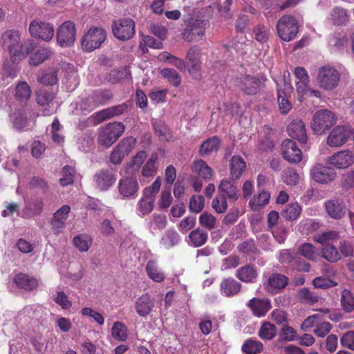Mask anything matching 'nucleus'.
Returning a JSON list of instances; mask_svg holds the SVG:
<instances>
[{"instance_id": "obj_32", "label": "nucleus", "mask_w": 354, "mask_h": 354, "mask_svg": "<svg viewBox=\"0 0 354 354\" xmlns=\"http://www.w3.org/2000/svg\"><path fill=\"white\" fill-rule=\"evenodd\" d=\"M200 49L198 46L191 47L186 56L188 61L189 71L191 73L198 72L201 68V63L199 60Z\"/></svg>"}, {"instance_id": "obj_60", "label": "nucleus", "mask_w": 354, "mask_h": 354, "mask_svg": "<svg viewBox=\"0 0 354 354\" xmlns=\"http://www.w3.org/2000/svg\"><path fill=\"white\" fill-rule=\"evenodd\" d=\"M297 295L302 302L308 304L316 303L319 300V297L306 288L301 289Z\"/></svg>"}, {"instance_id": "obj_49", "label": "nucleus", "mask_w": 354, "mask_h": 354, "mask_svg": "<svg viewBox=\"0 0 354 354\" xmlns=\"http://www.w3.org/2000/svg\"><path fill=\"white\" fill-rule=\"evenodd\" d=\"M341 305L346 313H351L354 309V297L351 291L344 289L341 295Z\"/></svg>"}, {"instance_id": "obj_15", "label": "nucleus", "mask_w": 354, "mask_h": 354, "mask_svg": "<svg viewBox=\"0 0 354 354\" xmlns=\"http://www.w3.org/2000/svg\"><path fill=\"white\" fill-rule=\"evenodd\" d=\"M204 32L203 22L199 20L192 19L183 31L182 36L187 41H197L203 38Z\"/></svg>"}, {"instance_id": "obj_13", "label": "nucleus", "mask_w": 354, "mask_h": 354, "mask_svg": "<svg viewBox=\"0 0 354 354\" xmlns=\"http://www.w3.org/2000/svg\"><path fill=\"white\" fill-rule=\"evenodd\" d=\"M139 188L138 179L133 176L122 178L118 185V192L123 198H135Z\"/></svg>"}, {"instance_id": "obj_9", "label": "nucleus", "mask_w": 354, "mask_h": 354, "mask_svg": "<svg viewBox=\"0 0 354 354\" xmlns=\"http://www.w3.org/2000/svg\"><path fill=\"white\" fill-rule=\"evenodd\" d=\"M29 32L33 37L50 41L54 35V27L49 23L33 20L29 25Z\"/></svg>"}, {"instance_id": "obj_3", "label": "nucleus", "mask_w": 354, "mask_h": 354, "mask_svg": "<svg viewBox=\"0 0 354 354\" xmlns=\"http://www.w3.org/2000/svg\"><path fill=\"white\" fill-rule=\"evenodd\" d=\"M336 122L334 114L328 109L317 111L313 117L311 129L316 134H323Z\"/></svg>"}, {"instance_id": "obj_53", "label": "nucleus", "mask_w": 354, "mask_h": 354, "mask_svg": "<svg viewBox=\"0 0 354 354\" xmlns=\"http://www.w3.org/2000/svg\"><path fill=\"white\" fill-rule=\"evenodd\" d=\"M270 195L269 192L261 191L259 193L258 196H254L249 203L250 206L252 209H256L257 207L263 206L268 203Z\"/></svg>"}, {"instance_id": "obj_27", "label": "nucleus", "mask_w": 354, "mask_h": 354, "mask_svg": "<svg viewBox=\"0 0 354 354\" xmlns=\"http://www.w3.org/2000/svg\"><path fill=\"white\" fill-rule=\"evenodd\" d=\"M235 276L245 283H255L259 276L257 269L251 265H245L236 270Z\"/></svg>"}, {"instance_id": "obj_50", "label": "nucleus", "mask_w": 354, "mask_h": 354, "mask_svg": "<svg viewBox=\"0 0 354 354\" xmlns=\"http://www.w3.org/2000/svg\"><path fill=\"white\" fill-rule=\"evenodd\" d=\"M180 236L174 230H168L161 239V243L167 249L174 246L178 243Z\"/></svg>"}, {"instance_id": "obj_10", "label": "nucleus", "mask_w": 354, "mask_h": 354, "mask_svg": "<svg viewBox=\"0 0 354 354\" xmlns=\"http://www.w3.org/2000/svg\"><path fill=\"white\" fill-rule=\"evenodd\" d=\"M311 178L320 184H327L333 181L336 176L335 171L328 166L319 163L315 164L310 171Z\"/></svg>"}, {"instance_id": "obj_18", "label": "nucleus", "mask_w": 354, "mask_h": 354, "mask_svg": "<svg viewBox=\"0 0 354 354\" xmlns=\"http://www.w3.org/2000/svg\"><path fill=\"white\" fill-rule=\"evenodd\" d=\"M154 306V299L149 293L142 295L135 301V310L138 315L142 317H147L151 313Z\"/></svg>"}, {"instance_id": "obj_23", "label": "nucleus", "mask_w": 354, "mask_h": 354, "mask_svg": "<svg viewBox=\"0 0 354 354\" xmlns=\"http://www.w3.org/2000/svg\"><path fill=\"white\" fill-rule=\"evenodd\" d=\"M70 212V206L64 205L53 214L50 220V225L53 230L57 232H60L63 230Z\"/></svg>"}, {"instance_id": "obj_24", "label": "nucleus", "mask_w": 354, "mask_h": 354, "mask_svg": "<svg viewBox=\"0 0 354 354\" xmlns=\"http://www.w3.org/2000/svg\"><path fill=\"white\" fill-rule=\"evenodd\" d=\"M283 88L278 86L277 98L279 109L283 114H286L292 109V104L288 100V96L292 91V86L290 83L283 80Z\"/></svg>"}, {"instance_id": "obj_64", "label": "nucleus", "mask_w": 354, "mask_h": 354, "mask_svg": "<svg viewBox=\"0 0 354 354\" xmlns=\"http://www.w3.org/2000/svg\"><path fill=\"white\" fill-rule=\"evenodd\" d=\"M205 198L201 195L193 196L189 201V209L194 213H199L204 207Z\"/></svg>"}, {"instance_id": "obj_35", "label": "nucleus", "mask_w": 354, "mask_h": 354, "mask_svg": "<svg viewBox=\"0 0 354 354\" xmlns=\"http://www.w3.org/2000/svg\"><path fill=\"white\" fill-rule=\"evenodd\" d=\"M146 272L149 278L155 282H162L165 278L164 272L158 266L157 263L152 260L147 262Z\"/></svg>"}, {"instance_id": "obj_2", "label": "nucleus", "mask_w": 354, "mask_h": 354, "mask_svg": "<svg viewBox=\"0 0 354 354\" xmlns=\"http://www.w3.org/2000/svg\"><path fill=\"white\" fill-rule=\"evenodd\" d=\"M124 125L120 122H110L99 130L98 143L108 148L115 143L123 134Z\"/></svg>"}, {"instance_id": "obj_41", "label": "nucleus", "mask_w": 354, "mask_h": 354, "mask_svg": "<svg viewBox=\"0 0 354 354\" xmlns=\"http://www.w3.org/2000/svg\"><path fill=\"white\" fill-rule=\"evenodd\" d=\"M49 48H40L29 58V64L32 66H38L52 56Z\"/></svg>"}, {"instance_id": "obj_12", "label": "nucleus", "mask_w": 354, "mask_h": 354, "mask_svg": "<svg viewBox=\"0 0 354 354\" xmlns=\"http://www.w3.org/2000/svg\"><path fill=\"white\" fill-rule=\"evenodd\" d=\"M326 162L337 169H346L354 162V154L351 150H342L328 157Z\"/></svg>"}, {"instance_id": "obj_46", "label": "nucleus", "mask_w": 354, "mask_h": 354, "mask_svg": "<svg viewBox=\"0 0 354 354\" xmlns=\"http://www.w3.org/2000/svg\"><path fill=\"white\" fill-rule=\"evenodd\" d=\"M277 332L276 326L269 322H264L259 330V336L263 340H271L275 335Z\"/></svg>"}, {"instance_id": "obj_21", "label": "nucleus", "mask_w": 354, "mask_h": 354, "mask_svg": "<svg viewBox=\"0 0 354 354\" xmlns=\"http://www.w3.org/2000/svg\"><path fill=\"white\" fill-rule=\"evenodd\" d=\"M288 278L279 273L270 274L264 283L266 289L271 293H277L288 283Z\"/></svg>"}, {"instance_id": "obj_31", "label": "nucleus", "mask_w": 354, "mask_h": 354, "mask_svg": "<svg viewBox=\"0 0 354 354\" xmlns=\"http://www.w3.org/2000/svg\"><path fill=\"white\" fill-rule=\"evenodd\" d=\"M218 192L225 197H227L231 201L238 200L239 194L237 187L228 180H223L218 185Z\"/></svg>"}, {"instance_id": "obj_7", "label": "nucleus", "mask_w": 354, "mask_h": 354, "mask_svg": "<svg viewBox=\"0 0 354 354\" xmlns=\"http://www.w3.org/2000/svg\"><path fill=\"white\" fill-rule=\"evenodd\" d=\"M76 28L71 21L62 23L57 30V41L62 47H69L75 41Z\"/></svg>"}, {"instance_id": "obj_39", "label": "nucleus", "mask_w": 354, "mask_h": 354, "mask_svg": "<svg viewBox=\"0 0 354 354\" xmlns=\"http://www.w3.org/2000/svg\"><path fill=\"white\" fill-rule=\"evenodd\" d=\"M189 239L194 247H200L207 242L208 234L207 232L197 228L189 233Z\"/></svg>"}, {"instance_id": "obj_8", "label": "nucleus", "mask_w": 354, "mask_h": 354, "mask_svg": "<svg viewBox=\"0 0 354 354\" xmlns=\"http://www.w3.org/2000/svg\"><path fill=\"white\" fill-rule=\"evenodd\" d=\"M112 32L118 39L128 40L135 34V23L131 19H118L113 23Z\"/></svg>"}, {"instance_id": "obj_51", "label": "nucleus", "mask_w": 354, "mask_h": 354, "mask_svg": "<svg viewBox=\"0 0 354 354\" xmlns=\"http://www.w3.org/2000/svg\"><path fill=\"white\" fill-rule=\"evenodd\" d=\"M283 182L287 185H295L299 180V174L292 168H287L281 173Z\"/></svg>"}, {"instance_id": "obj_57", "label": "nucleus", "mask_w": 354, "mask_h": 354, "mask_svg": "<svg viewBox=\"0 0 354 354\" xmlns=\"http://www.w3.org/2000/svg\"><path fill=\"white\" fill-rule=\"evenodd\" d=\"M113 337L120 341H125L127 338V327L122 323L116 322L112 327Z\"/></svg>"}, {"instance_id": "obj_25", "label": "nucleus", "mask_w": 354, "mask_h": 354, "mask_svg": "<svg viewBox=\"0 0 354 354\" xmlns=\"http://www.w3.org/2000/svg\"><path fill=\"white\" fill-rule=\"evenodd\" d=\"M288 135L302 144L307 142V134L305 124L301 120H293L288 127Z\"/></svg>"}, {"instance_id": "obj_54", "label": "nucleus", "mask_w": 354, "mask_h": 354, "mask_svg": "<svg viewBox=\"0 0 354 354\" xmlns=\"http://www.w3.org/2000/svg\"><path fill=\"white\" fill-rule=\"evenodd\" d=\"M301 211V208L299 203H294L287 205L283 212V216L286 219L295 220L298 218Z\"/></svg>"}, {"instance_id": "obj_56", "label": "nucleus", "mask_w": 354, "mask_h": 354, "mask_svg": "<svg viewBox=\"0 0 354 354\" xmlns=\"http://www.w3.org/2000/svg\"><path fill=\"white\" fill-rule=\"evenodd\" d=\"M161 74L174 86H178L181 83V77L174 69L163 68Z\"/></svg>"}, {"instance_id": "obj_29", "label": "nucleus", "mask_w": 354, "mask_h": 354, "mask_svg": "<svg viewBox=\"0 0 354 354\" xmlns=\"http://www.w3.org/2000/svg\"><path fill=\"white\" fill-rule=\"evenodd\" d=\"M241 288V284L234 278L224 279L220 284V290L225 297H232L238 294Z\"/></svg>"}, {"instance_id": "obj_37", "label": "nucleus", "mask_w": 354, "mask_h": 354, "mask_svg": "<svg viewBox=\"0 0 354 354\" xmlns=\"http://www.w3.org/2000/svg\"><path fill=\"white\" fill-rule=\"evenodd\" d=\"M220 147V140L218 137L214 136L204 141L201 145L199 153L201 156L217 151Z\"/></svg>"}, {"instance_id": "obj_43", "label": "nucleus", "mask_w": 354, "mask_h": 354, "mask_svg": "<svg viewBox=\"0 0 354 354\" xmlns=\"http://www.w3.org/2000/svg\"><path fill=\"white\" fill-rule=\"evenodd\" d=\"M339 239V232L334 230H330L316 234L313 237L314 241L322 245H330V242Z\"/></svg>"}, {"instance_id": "obj_19", "label": "nucleus", "mask_w": 354, "mask_h": 354, "mask_svg": "<svg viewBox=\"0 0 354 354\" xmlns=\"http://www.w3.org/2000/svg\"><path fill=\"white\" fill-rule=\"evenodd\" d=\"M236 84L245 94L254 95L258 92L261 81L256 77L246 75L237 78Z\"/></svg>"}, {"instance_id": "obj_61", "label": "nucleus", "mask_w": 354, "mask_h": 354, "mask_svg": "<svg viewBox=\"0 0 354 354\" xmlns=\"http://www.w3.org/2000/svg\"><path fill=\"white\" fill-rule=\"evenodd\" d=\"M199 223L205 228L212 230L216 227V218L213 215L204 212L199 216Z\"/></svg>"}, {"instance_id": "obj_5", "label": "nucleus", "mask_w": 354, "mask_h": 354, "mask_svg": "<svg viewBox=\"0 0 354 354\" xmlns=\"http://www.w3.org/2000/svg\"><path fill=\"white\" fill-rule=\"evenodd\" d=\"M339 77V72L335 68L324 66L318 71L317 81L320 87L331 90L337 86Z\"/></svg>"}, {"instance_id": "obj_20", "label": "nucleus", "mask_w": 354, "mask_h": 354, "mask_svg": "<svg viewBox=\"0 0 354 354\" xmlns=\"http://www.w3.org/2000/svg\"><path fill=\"white\" fill-rule=\"evenodd\" d=\"M247 306L251 310L252 314L257 317L266 316L271 309L270 300L267 298H252L248 301Z\"/></svg>"}, {"instance_id": "obj_55", "label": "nucleus", "mask_w": 354, "mask_h": 354, "mask_svg": "<svg viewBox=\"0 0 354 354\" xmlns=\"http://www.w3.org/2000/svg\"><path fill=\"white\" fill-rule=\"evenodd\" d=\"M319 227V223L310 218L304 220L299 224V230L304 234H309Z\"/></svg>"}, {"instance_id": "obj_42", "label": "nucleus", "mask_w": 354, "mask_h": 354, "mask_svg": "<svg viewBox=\"0 0 354 354\" xmlns=\"http://www.w3.org/2000/svg\"><path fill=\"white\" fill-rule=\"evenodd\" d=\"M158 160V155L153 153L142 169V176L146 178H152L157 174L158 167L156 162Z\"/></svg>"}, {"instance_id": "obj_34", "label": "nucleus", "mask_w": 354, "mask_h": 354, "mask_svg": "<svg viewBox=\"0 0 354 354\" xmlns=\"http://www.w3.org/2000/svg\"><path fill=\"white\" fill-rule=\"evenodd\" d=\"M192 170L206 180H210L213 175L211 167L203 160H195L193 163Z\"/></svg>"}, {"instance_id": "obj_4", "label": "nucleus", "mask_w": 354, "mask_h": 354, "mask_svg": "<svg viewBox=\"0 0 354 354\" xmlns=\"http://www.w3.org/2000/svg\"><path fill=\"white\" fill-rule=\"evenodd\" d=\"M279 37L285 41L293 40L298 33V25L296 19L290 15H284L277 24Z\"/></svg>"}, {"instance_id": "obj_26", "label": "nucleus", "mask_w": 354, "mask_h": 354, "mask_svg": "<svg viewBox=\"0 0 354 354\" xmlns=\"http://www.w3.org/2000/svg\"><path fill=\"white\" fill-rule=\"evenodd\" d=\"M327 214L334 219L342 218L346 213V207L342 201L338 199H331L325 203Z\"/></svg>"}, {"instance_id": "obj_62", "label": "nucleus", "mask_w": 354, "mask_h": 354, "mask_svg": "<svg viewBox=\"0 0 354 354\" xmlns=\"http://www.w3.org/2000/svg\"><path fill=\"white\" fill-rule=\"evenodd\" d=\"M331 19L336 25H343L348 21V15L343 8H335L331 12Z\"/></svg>"}, {"instance_id": "obj_28", "label": "nucleus", "mask_w": 354, "mask_h": 354, "mask_svg": "<svg viewBox=\"0 0 354 354\" xmlns=\"http://www.w3.org/2000/svg\"><path fill=\"white\" fill-rule=\"evenodd\" d=\"M245 168L246 162L241 156L234 155L231 157L230 160V175L232 180L239 179Z\"/></svg>"}, {"instance_id": "obj_16", "label": "nucleus", "mask_w": 354, "mask_h": 354, "mask_svg": "<svg viewBox=\"0 0 354 354\" xmlns=\"http://www.w3.org/2000/svg\"><path fill=\"white\" fill-rule=\"evenodd\" d=\"M350 130L344 126H337L329 133L326 143L331 147H339L346 143L350 136Z\"/></svg>"}, {"instance_id": "obj_52", "label": "nucleus", "mask_w": 354, "mask_h": 354, "mask_svg": "<svg viewBox=\"0 0 354 354\" xmlns=\"http://www.w3.org/2000/svg\"><path fill=\"white\" fill-rule=\"evenodd\" d=\"M322 257L328 262L335 263L340 259L337 249L333 245H326L322 250Z\"/></svg>"}, {"instance_id": "obj_33", "label": "nucleus", "mask_w": 354, "mask_h": 354, "mask_svg": "<svg viewBox=\"0 0 354 354\" xmlns=\"http://www.w3.org/2000/svg\"><path fill=\"white\" fill-rule=\"evenodd\" d=\"M15 283L19 288L26 290H32L38 286L37 281L26 274H18L13 279Z\"/></svg>"}, {"instance_id": "obj_36", "label": "nucleus", "mask_w": 354, "mask_h": 354, "mask_svg": "<svg viewBox=\"0 0 354 354\" xmlns=\"http://www.w3.org/2000/svg\"><path fill=\"white\" fill-rule=\"evenodd\" d=\"M31 95V89L26 82H19L15 88V98L21 103L26 104Z\"/></svg>"}, {"instance_id": "obj_38", "label": "nucleus", "mask_w": 354, "mask_h": 354, "mask_svg": "<svg viewBox=\"0 0 354 354\" xmlns=\"http://www.w3.org/2000/svg\"><path fill=\"white\" fill-rule=\"evenodd\" d=\"M73 245L81 252H87L92 245L93 239L86 234H81L73 238Z\"/></svg>"}, {"instance_id": "obj_63", "label": "nucleus", "mask_w": 354, "mask_h": 354, "mask_svg": "<svg viewBox=\"0 0 354 354\" xmlns=\"http://www.w3.org/2000/svg\"><path fill=\"white\" fill-rule=\"evenodd\" d=\"M99 106V100L96 95L93 93L91 95L82 100L80 104V108L82 111L89 112Z\"/></svg>"}, {"instance_id": "obj_14", "label": "nucleus", "mask_w": 354, "mask_h": 354, "mask_svg": "<svg viewBox=\"0 0 354 354\" xmlns=\"http://www.w3.org/2000/svg\"><path fill=\"white\" fill-rule=\"evenodd\" d=\"M115 171L110 169H102L93 176L95 186L100 191L108 190L115 182Z\"/></svg>"}, {"instance_id": "obj_40", "label": "nucleus", "mask_w": 354, "mask_h": 354, "mask_svg": "<svg viewBox=\"0 0 354 354\" xmlns=\"http://www.w3.org/2000/svg\"><path fill=\"white\" fill-rule=\"evenodd\" d=\"M167 224V217L165 214L154 213L150 217L148 225L151 230H162Z\"/></svg>"}, {"instance_id": "obj_48", "label": "nucleus", "mask_w": 354, "mask_h": 354, "mask_svg": "<svg viewBox=\"0 0 354 354\" xmlns=\"http://www.w3.org/2000/svg\"><path fill=\"white\" fill-rule=\"evenodd\" d=\"M263 344L257 340L249 339L242 346V351L246 354H258L263 350Z\"/></svg>"}, {"instance_id": "obj_6", "label": "nucleus", "mask_w": 354, "mask_h": 354, "mask_svg": "<svg viewBox=\"0 0 354 354\" xmlns=\"http://www.w3.org/2000/svg\"><path fill=\"white\" fill-rule=\"evenodd\" d=\"M106 39V32L99 28H90L82 41V48L91 52L100 47Z\"/></svg>"}, {"instance_id": "obj_58", "label": "nucleus", "mask_w": 354, "mask_h": 354, "mask_svg": "<svg viewBox=\"0 0 354 354\" xmlns=\"http://www.w3.org/2000/svg\"><path fill=\"white\" fill-rule=\"evenodd\" d=\"M136 142V140L134 138L127 137L122 139L116 147L126 156L132 151Z\"/></svg>"}, {"instance_id": "obj_44", "label": "nucleus", "mask_w": 354, "mask_h": 354, "mask_svg": "<svg viewBox=\"0 0 354 354\" xmlns=\"http://www.w3.org/2000/svg\"><path fill=\"white\" fill-rule=\"evenodd\" d=\"M298 253L310 261H316L318 254L315 246L309 243L301 244L297 249Z\"/></svg>"}, {"instance_id": "obj_45", "label": "nucleus", "mask_w": 354, "mask_h": 354, "mask_svg": "<svg viewBox=\"0 0 354 354\" xmlns=\"http://www.w3.org/2000/svg\"><path fill=\"white\" fill-rule=\"evenodd\" d=\"M147 157V154L144 151H140L137 153L127 165L128 173L132 174L138 171Z\"/></svg>"}, {"instance_id": "obj_11", "label": "nucleus", "mask_w": 354, "mask_h": 354, "mask_svg": "<svg viewBox=\"0 0 354 354\" xmlns=\"http://www.w3.org/2000/svg\"><path fill=\"white\" fill-rule=\"evenodd\" d=\"M282 157L290 163H298L302 160L301 150L295 142L290 139L284 140L281 145Z\"/></svg>"}, {"instance_id": "obj_22", "label": "nucleus", "mask_w": 354, "mask_h": 354, "mask_svg": "<svg viewBox=\"0 0 354 354\" xmlns=\"http://www.w3.org/2000/svg\"><path fill=\"white\" fill-rule=\"evenodd\" d=\"M35 49V44L32 40L28 39L20 41L18 46L10 55L11 61L15 63H19L26 58Z\"/></svg>"}, {"instance_id": "obj_59", "label": "nucleus", "mask_w": 354, "mask_h": 354, "mask_svg": "<svg viewBox=\"0 0 354 354\" xmlns=\"http://www.w3.org/2000/svg\"><path fill=\"white\" fill-rule=\"evenodd\" d=\"M75 169L71 166H65L62 171V177L59 183L62 186H67L74 181Z\"/></svg>"}, {"instance_id": "obj_47", "label": "nucleus", "mask_w": 354, "mask_h": 354, "mask_svg": "<svg viewBox=\"0 0 354 354\" xmlns=\"http://www.w3.org/2000/svg\"><path fill=\"white\" fill-rule=\"evenodd\" d=\"M10 120L14 128L17 131H22L27 124V118L25 114L20 110H15L10 115Z\"/></svg>"}, {"instance_id": "obj_30", "label": "nucleus", "mask_w": 354, "mask_h": 354, "mask_svg": "<svg viewBox=\"0 0 354 354\" xmlns=\"http://www.w3.org/2000/svg\"><path fill=\"white\" fill-rule=\"evenodd\" d=\"M3 46L8 50L9 55L18 46L21 41L20 35L18 31L9 30L2 35Z\"/></svg>"}, {"instance_id": "obj_1", "label": "nucleus", "mask_w": 354, "mask_h": 354, "mask_svg": "<svg viewBox=\"0 0 354 354\" xmlns=\"http://www.w3.org/2000/svg\"><path fill=\"white\" fill-rule=\"evenodd\" d=\"M160 186L161 178L158 176L151 185L143 189L142 197L136 207L138 215L144 216L152 212L154 207L155 196L160 191Z\"/></svg>"}, {"instance_id": "obj_17", "label": "nucleus", "mask_w": 354, "mask_h": 354, "mask_svg": "<svg viewBox=\"0 0 354 354\" xmlns=\"http://www.w3.org/2000/svg\"><path fill=\"white\" fill-rule=\"evenodd\" d=\"M54 93L51 91L46 90H39L36 94V100L37 104L44 106L43 114L49 115L55 112L57 105L53 102L54 99Z\"/></svg>"}]
</instances>
